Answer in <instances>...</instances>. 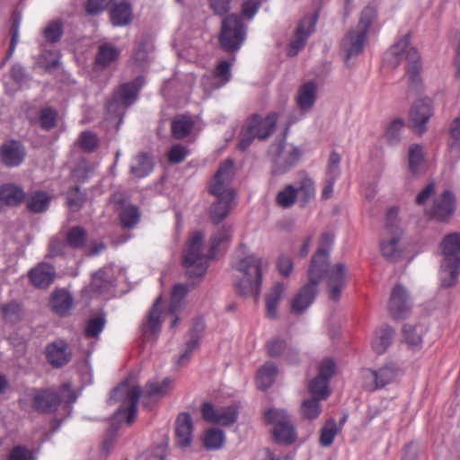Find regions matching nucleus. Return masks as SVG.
Masks as SVG:
<instances>
[{
    "instance_id": "1",
    "label": "nucleus",
    "mask_w": 460,
    "mask_h": 460,
    "mask_svg": "<svg viewBox=\"0 0 460 460\" xmlns=\"http://www.w3.org/2000/svg\"><path fill=\"white\" fill-rule=\"evenodd\" d=\"M231 239V227L223 226L210 239L209 249L204 252V234L195 231L189 236L182 253V265L186 270L188 280L192 286L200 281L207 272L208 261L214 259L221 247H225Z\"/></svg>"
},
{
    "instance_id": "2",
    "label": "nucleus",
    "mask_w": 460,
    "mask_h": 460,
    "mask_svg": "<svg viewBox=\"0 0 460 460\" xmlns=\"http://www.w3.org/2000/svg\"><path fill=\"white\" fill-rule=\"evenodd\" d=\"M246 246L241 244L237 255L232 261L233 269L238 272L234 281L236 293L243 296H250L257 299L261 288L262 274L268 264L262 257L251 253L244 255Z\"/></svg>"
},
{
    "instance_id": "3",
    "label": "nucleus",
    "mask_w": 460,
    "mask_h": 460,
    "mask_svg": "<svg viewBox=\"0 0 460 460\" xmlns=\"http://www.w3.org/2000/svg\"><path fill=\"white\" fill-rule=\"evenodd\" d=\"M234 175V162L228 159L219 165L208 184L209 193L216 198L209 210L214 224L222 222L234 208L235 192L231 186Z\"/></svg>"
},
{
    "instance_id": "4",
    "label": "nucleus",
    "mask_w": 460,
    "mask_h": 460,
    "mask_svg": "<svg viewBox=\"0 0 460 460\" xmlns=\"http://www.w3.org/2000/svg\"><path fill=\"white\" fill-rule=\"evenodd\" d=\"M404 58L409 63L406 71L409 80V92L414 91L418 93L421 88L420 76L421 70L420 56L415 48L410 47V34H405L385 54V61L393 67L399 66Z\"/></svg>"
},
{
    "instance_id": "5",
    "label": "nucleus",
    "mask_w": 460,
    "mask_h": 460,
    "mask_svg": "<svg viewBox=\"0 0 460 460\" xmlns=\"http://www.w3.org/2000/svg\"><path fill=\"white\" fill-rule=\"evenodd\" d=\"M61 396L53 388H32L27 396L30 398L31 408L39 413L49 414L58 411L62 401L67 405L75 402L77 396L69 383L60 386Z\"/></svg>"
},
{
    "instance_id": "6",
    "label": "nucleus",
    "mask_w": 460,
    "mask_h": 460,
    "mask_svg": "<svg viewBox=\"0 0 460 460\" xmlns=\"http://www.w3.org/2000/svg\"><path fill=\"white\" fill-rule=\"evenodd\" d=\"M247 36V26L243 22L242 16L236 13L226 15L220 26L218 43L225 52H237Z\"/></svg>"
},
{
    "instance_id": "7",
    "label": "nucleus",
    "mask_w": 460,
    "mask_h": 460,
    "mask_svg": "<svg viewBox=\"0 0 460 460\" xmlns=\"http://www.w3.org/2000/svg\"><path fill=\"white\" fill-rule=\"evenodd\" d=\"M277 121L278 114L274 112L264 118L258 114L252 115L241 130L238 148L244 151L255 138L261 140L268 138L274 131Z\"/></svg>"
},
{
    "instance_id": "8",
    "label": "nucleus",
    "mask_w": 460,
    "mask_h": 460,
    "mask_svg": "<svg viewBox=\"0 0 460 460\" xmlns=\"http://www.w3.org/2000/svg\"><path fill=\"white\" fill-rule=\"evenodd\" d=\"M319 16L320 9L316 8L305 13L297 22L293 38L289 40V57H296L305 48L309 38L315 32Z\"/></svg>"
},
{
    "instance_id": "9",
    "label": "nucleus",
    "mask_w": 460,
    "mask_h": 460,
    "mask_svg": "<svg viewBox=\"0 0 460 460\" xmlns=\"http://www.w3.org/2000/svg\"><path fill=\"white\" fill-rule=\"evenodd\" d=\"M398 209L390 208L386 213L385 230L390 235L388 240L383 239L380 243L381 252L384 257L389 261H398L401 257V251L398 243L401 239L402 231L398 226Z\"/></svg>"
},
{
    "instance_id": "10",
    "label": "nucleus",
    "mask_w": 460,
    "mask_h": 460,
    "mask_svg": "<svg viewBox=\"0 0 460 460\" xmlns=\"http://www.w3.org/2000/svg\"><path fill=\"white\" fill-rule=\"evenodd\" d=\"M141 394L142 391L139 386H134L128 389L126 384H121L114 388L111 392V399L120 394L126 395L121 406L115 413V418L119 420L125 416L127 423L130 425L137 417V403Z\"/></svg>"
},
{
    "instance_id": "11",
    "label": "nucleus",
    "mask_w": 460,
    "mask_h": 460,
    "mask_svg": "<svg viewBox=\"0 0 460 460\" xmlns=\"http://www.w3.org/2000/svg\"><path fill=\"white\" fill-rule=\"evenodd\" d=\"M336 365L331 358L323 359L318 367V373L309 383L311 397L326 400L331 395L330 381L334 376Z\"/></svg>"
},
{
    "instance_id": "12",
    "label": "nucleus",
    "mask_w": 460,
    "mask_h": 460,
    "mask_svg": "<svg viewBox=\"0 0 460 460\" xmlns=\"http://www.w3.org/2000/svg\"><path fill=\"white\" fill-rule=\"evenodd\" d=\"M315 197L314 181L306 172L299 171L293 183L289 184V208L295 203L305 207Z\"/></svg>"
},
{
    "instance_id": "13",
    "label": "nucleus",
    "mask_w": 460,
    "mask_h": 460,
    "mask_svg": "<svg viewBox=\"0 0 460 460\" xmlns=\"http://www.w3.org/2000/svg\"><path fill=\"white\" fill-rule=\"evenodd\" d=\"M200 412L206 422L223 427L232 426L239 416V409L235 404L216 408L211 402H204L200 407Z\"/></svg>"
},
{
    "instance_id": "14",
    "label": "nucleus",
    "mask_w": 460,
    "mask_h": 460,
    "mask_svg": "<svg viewBox=\"0 0 460 460\" xmlns=\"http://www.w3.org/2000/svg\"><path fill=\"white\" fill-rule=\"evenodd\" d=\"M412 299L406 288L397 283L391 291L387 307L391 317L394 320L407 318L412 308Z\"/></svg>"
},
{
    "instance_id": "15",
    "label": "nucleus",
    "mask_w": 460,
    "mask_h": 460,
    "mask_svg": "<svg viewBox=\"0 0 460 460\" xmlns=\"http://www.w3.org/2000/svg\"><path fill=\"white\" fill-rule=\"evenodd\" d=\"M433 115L431 101L421 98L415 101L409 112V123L411 129L419 136L427 131V124Z\"/></svg>"
},
{
    "instance_id": "16",
    "label": "nucleus",
    "mask_w": 460,
    "mask_h": 460,
    "mask_svg": "<svg viewBox=\"0 0 460 460\" xmlns=\"http://www.w3.org/2000/svg\"><path fill=\"white\" fill-rule=\"evenodd\" d=\"M348 267L342 262L335 263L326 275L327 291L329 298L332 301L340 300L347 286Z\"/></svg>"
},
{
    "instance_id": "17",
    "label": "nucleus",
    "mask_w": 460,
    "mask_h": 460,
    "mask_svg": "<svg viewBox=\"0 0 460 460\" xmlns=\"http://www.w3.org/2000/svg\"><path fill=\"white\" fill-rule=\"evenodd\" d=\"M316 97L317 84L315 82L308 81L300 85L296 98L300 115L294 117L289 114V126L298 121L305 113L313 109Z\"/></svg>"
},
{
    "instance_id": "18",
    "label": "nucleus",
    "mask_w": 460,
    "mask_h": 460,
    "mask_svg": "<svg viewBox=\"0 0 460 460\" xmlns=\"http://www.w3.org/2000/svg\"><path fill=\"white\" fill-rule=\"evenodd\" d=\"M265 420L272 426V436L276 443L288 444V414L285 410L270 409L265 414Z\"/></svg>"
},
{
    "instance_id": "19",
    "label": "nucleus",
    "mask_w": 460,
    "mask_h": 460,
    "mask_svg": "<svg viewBox=\"0 0 460 460\" xmlns=\"http://www.w3.org/2000/svg\"><path fill=\"white\" fill-rule=\"evenodd\" d=\"M318 294V287L307 282L295 294L291 302L289 313L296 315L303 314L314 303Z\"/></svg>"
},
{
    "instance_id": "20",
    "label": "nucleus",
    "mask_w": 460,
    "mask_h": 460,
    "mask_svg": "<svg viewBox=\"0 0 460 460\" xmlns=\"http://www.w3.org/2000/svg\"><path fill=\"white\" fill-rule=\"evenodd\" d=\"M331 268L329 253L323 252V250H317L312 256L307 270L308 282L318 287Z\"/></svg>"
},
{
    "instance_id": "21",
    "label": "nucleus",
    "mask_w": 460,
    "mask_h": 460,
    "mask_svg": "<svg viewBox=\"0 0 460 460\" xmlns=\"http://www.w3.org/2000/svg\"><path fill=\"white\" fill-rule=\"evenodd\" d=\"M455 210L456 196L451 190H446L434 200L429 214L438 221H446L454 214Z\"/></svg>"
},
{
    "instance_id": "22",
    "label": "nucleus",
    "mask_w": 460,
    "mask_h": 460,
    "mask_svg": "<svg viewBox=\"0 0 460 460\" xmlns=\"http://www.w3.org/2000/svg\"><path fill=\"white\" fill-rule=\"evenodd\" d=\"M47 361L55 368H59L69 363L72 358V351L68 344L58 340L51 342L46 347Z\"/></svg>"
},
{
    "instance_id": "23",
    "label": "nucleus",
    "mask_w": 460,
    "mask_h": 460,
    "mask_svg": "<svg viewBox=\"0 0 460 460\" xmlns=\"http://www.w3.org/2000/svg\"><path fill=\"white\" fill-rule=\"evenodd\" d=\"M367 34L355 28L350 29L342 40V49L346 52L345 64L349 66V60L358 56L364 49Z\"/></svg>"
},
{
    "instance_id": "24",
    "label": "nucleus",
    "mask_w": 460,
    "mask_h": 460,
    "mask_svg": "<svg viewBox=\"0 0 460 460\" xmlns=\"http://www.w3.org/2000/svg\"><path fill=\"white\" fill-rule=\"evenodd\" d=\"M26 155L25 148L21 142L9 140L4 143L0 148V156L4 165L16 167L20 165Z\"/></svg>"
},
{
    "instance_id": "25",
    "label": "nucleus",
    "mask_w": 460,
    "mask_h": 460,
    "mask_svg": "<svg viewBox=\"0 0 460 460\" xmlns=\"http://www.w3.org/2000/svg\"><path fill=\"white\" fill-rule=\"evenodd\" d=\"M31 284L38 288H47L56 278L55 268L47 262H40L29 271Z\"/></svg>"
},
{
    "instance_id": "26",
    "label": "nucleus",
    "mask_w": 460,
    "mask_h": 460,
    "mask_svg": "<svg viewBox=\"0 0 460 460\" xmlns=\"http://www.w3.org/2000/svg\"><path fill=\"white\" fill-rule=\"evenodd\" d=\"M205 330V322L201 318H197L192 323L191 328L188 332V340L186 341L185 349L180 356L178 363L180 365L185 364L196 350L199 346L201 334Z\"/></svg>"
},
{
    "instance_id": "27",
    "label": "nucleus",
    "mask_w": 460,
    "mask_h": 460,
    "mask_svg": "<svg viewBox=\"0 0 460 460\" xmlns=\"http://www.w3.org/2000/svg\"><path fill=\"white\" fill-rule=\"evenodd\" d=\"M193 423L190 413L179 414L175 423L176 443L180 447H189L192 440Z\"/></svg>"
},
{
    "instance_id": "28",
    "label": "nucleus",
    "mask_w": 460,
    "mask_h": 460,
    "mask_svg": "<svg viewBox=\"0 0 460 460\" xmlns=\"http://www.w3.org/2000/svg\"><path fill=\"white\" fill-rule=\"evenodd\" d=\"M188 292L189 289L184 284H177L172 290L171 301L167 311V314L172 316L171 323L172 329L175 328L180 321L178 314L184 305L185 297Z\"/></svg>"
},
{
    "instance_id": "29",
    "label": "nucleus",
    "mask_w": 460,
    "mask_h": 460,
    "mask_svg": "<svg viewBox=\"0 0 460 460\" xmlns=\"http://www.w3.org/2000/svg\"><path fill=\"white\" fill-rule=\"evenodd\" d=\"M111 286L110 270L101 269L96 271L93 277L90 285L85 288L84 293L90 296L102 295L107 293Z\"/></svg>"
},
{
    "instance_id": "30",
    "label": "nucleus",
    "mask_w": 460,
    "mask_h": 460,
    "mask_svg": "<svg viewBox=\"0 0 460 460\" xmlns=\"http://www.w3.org/2000/svg\"><path fill=\"white\" fill-rule=\"evenodd\" d=\"M367 372L370 375V378L373 381V387L371 390H377L385 387L388 384L392 383L395 378L398 368L393 364H386L377 370L368 369Z\"/></svg>"
},
{
    "instance_id": "31",
    "label": "nucleus",
    "mask_w": 460,
    "mask_h": 460,
    "mask_svg": "<svg viewBox=\"0 0 460 460\" xmlns=\"http://www.w3.org/2000/svg\"><path fill=\"white\" fill-rule=\"evenodd\" d=\"M144 77L138 76L130 83L122 84L115 93V98L128 107L136 100L139 90L144 85Z\"/></svg>"
},
{
    "instance_id": "32",
    "label": "nucleus",
    "mask_w": 460,
    "mask_h": 460,
    "mask_svg": "<svg viewBox=\"0 0 460 460\" xmlns=\"http://www.w3.org/2000/svg\"><path fill=\"white\" fill-rule=\"evenodd\" d=\"M443 261L460 263V234L452 233L446 235L441 243Z\"/></svg>"
},
{
    "instance_id": "33",
    "label": "nucleus",
    "mask_w": 460,
    "mask_h": 460,
    "mask_svg": "<svg viewBox=\"0 0 460 460\" xmlns=\"http://www.w3.org/2000/svg\"><path fill=\"white\" fill-rule=\"evenodd\" d=\"M73 297L65 289L55 290L49 301L51 310L60 316L68 314L73 306Z\"/></svg>"
},
{
    "instance_id": "34",
    "label": "nucleus",
    "mask_w": 460,
    "mask_h": 460,
    "mask_svg": "<svg viewBox=\"0 0 460 460\" xmlns=\"http://www.w3.org/2000/svg\"><path fill=\"white\" fill-rule=\"evenodd\" d=\"M195 121L192 117L186 114L176 115L171 122V133L173 138L181 140L192 131Z\"/></svg>"
},
{
    "instance_id": "35",
    "label": "nucleus",
    "mask_w": 460,
    "mask_h": 460,
    "mask_svg": "<svg viewBox=\"0 0 460 460\" xmlns=\"http://www.w3.org/2000/svg\"><path fill=\"white\" fill-rule=\"evenodd\" d=\"M279 374L277 366L272 362H266L257 371L255 383L261 391L268 390L275 382Z\"/></svg>"
},
{
    "instance_id": "36",
    "label": "nucleus",
    "mask_w": 460,
    "mask_h": 460,
    "mask_svg": "<svg viewBox=\"0 0 460 460\" xmlns=\"http://www.w3.org/2000/svg\"><path fill=\"white\" fill-rule=\"evenodd\" d=\"M111 22L114 26H125L133 19L132 6L128 1L115 4L110 11Z\"/></svg>"
},
{
    "instance_id": "37",
    "label": "nucleus",
    "mask_w": 460,
    "mask_h": 460,
    "mask_svg": "<svg viewBox=\"0 0 460 460\" xmlns=\"http://www.w3.org/2000/svg\"><path fill=\"white\" fill-rule=\"evenodd\" d=\"M154 169L152 156L146 152L139 153L132 159L129 172L137 178L146 177Z\"/></svg>"
},
{
    "instance_id": "38",
    "label": "nucleus",
    "mask_w": 460,
    "mask_h": 460,
    "mask_svg": "<svg viewBox=\"0 0 460 460\" xmlns=\"http://www.w3.org/2000/svg\"><path fill=\"white\" fill-rule=\"evenodd\" d=\"M163 298L162 296H158L151 308L149 314L147 316L146 322L143 323V332L145 334H157L160 332L162 325V312H161V304Z\"/></svg>"
},
{
    "instance_id": "39",
    "label": "nucleus",
    "mask_w": 460,
    "mask_h": 460,
    "mask_svg": "<svg viewBox=\"0 0 460 460\" xmlns=\"http://www.w3.org/2000/svg\"><path fill=\"white\" fill-rule=\"evenodd\" d=\"M394 331L389 325H382L376 332L372 348L376 354H383L393 341Z\"/></svg>"
},
{
    "instance_id": "40",
    "label": "nucleus",
    "mask_w": 460,
    "mask_h": 460,
    "mask_svg": "<svg viewBox=\"0 0 460 460\" xmlns=\"http://www.w3.org/2000/svg\"><path fill=\"white\" fill-rule=\"evenodd\" d=\"M25 198L22 188L7 183L0 188V200L8 206H18Z\"/></svg>"
},
{
    "instance_id": "41",
    "label": "nucleus",
    "mask_w": 460,
    "mask_h": 460,
    "mask_svg": "<svg viewBox=\"0 0 460 460\" xmlns=\"http://www.w3.org/2000/svg\"><path fill=\"white\" fill-rule=\"evenodd\" d=\"M460 263L443 261L440 265V285L444 288H450L457 283Z\"/></svg>"
},
{
    "instance_id": "42",
    "label": "nucleus",
    "mask_w": 460,
    "mask_h": 460,
    "mask_svg": "<svg viewBox=\"0 0 460 460\" xmlns=\"http://www.w3.org/2000/svg\"><path fill=\"white\" fill-rule=\"evenodd\" d=\"M226 443L225 432L217 428L207 429L202 437V445L207 450H218Z\"/></svg>"
},
{
    "instance_id": "43",
    "label": "nucleus",
    "mask_w": 460,
    "mask_h": 460,
    "mask_svg": "<svg viewBox=\"0 0 460 460\" xmlns=\"http://www.w3.org/2000/svg\"><path fill=\"white\" fill-rule=\"evenodd\" d=\"M0 311L3 319L12 323L22 321L24 315L22 305L16 300L2 304Z\"/></svg>"
},
{
    "instance_id": "44",
    "label": "nucleus",
    "mask_w": 460,
    "mask_h": 460,
    "mask_svg": "<svg viewBox=\"0 0 460 460\" xmlns=\"http://www.w3.org/2000/svg\"><path fill=\"white\" fill-rule=\"evenodd\" d=\"M120 54V50L111 43L102 44L95 58L97 65L106 67L116 61Z\"/></svg>"
},
{
    "instance_id": "45",
    "label": "nucleus",
    "mask_w": 460,
    "mask_h": 460,
    "mask_svg": "<svg viewBox=\"0 0 460 460\" xmlns=\"http://www.w3.org/2000/svg\"><path fill=\"white\" fill-rule=\"evenodd\" d=\"M173 388V382L171 378H164L161 382L149 381L146 383L144 390L145 395L151 396H164L168 394Z\"/></svg>"
},
{
    "instance_id": "46",
    "label": "nucleus",
    "mask_w": 460,
    "mask_h": 460,
    "mask_svg": "<svg viewBox=\"0 0 460 460\" xmlns=\"http://www.w3.org/2000/svg\"><path fill=\"white\" fill-rule=\"evenodd\" d=\"M119 218L124 228L131 229L139 222L140 211L137 206L128 205L121 208Z\"/></svg>"
},
{
    "instance_id": "47",
    "label": "nucleus",
    "mask_w": 460,
    "mask_h": 460,
    "mask_svg": "<svg viewBox=\"0 0 460 460\" xmlns=\"http://www.w3.org/2000/svg\"><path fill=\"white\" fill-rule=\"evenodd\" d=\"M50 197L45 191H35L27 199V208L33 213H40L49 206Z\"/></svg>"
},
{
    "instance_id": "48",
    "label": "nucleus",
    "mask_w": 460,
    "mask_h": 460,
    "mask_svg": "<svg viewBox=\"0 0 460 460\" xmlns=\"http://www.w3.org/2000/svg\"><path fill=\"white\" fill-rule=\"evenodd\" d=\"M233 63L227 60H220L214 71L213 77L217 81L214 84V88L217 89L226 84L231 79V69Z\"/></svg>"
},
{
    "instance_id": "49",
    "label": "nucleus",
    "mask_w": 460,
    "mask_h": 460,
    "mask_svg": "<svg viewBox=\"0 0 460 460\" xmlns=\"http://www.w3.org/2000/svg\"><path fill=\"white\" fill-rule=\"evenodd\" d=\"M66 242L73 249H82L86 244L87 233L82 226H73L66 233Z\"/></svg>"
},
{
    "instance_id": "50",
    "label": "nucleus",
    "mask_w": 460,
    "mask_h": 460,
    "mask_svg": "<svg viewBox=\"0 0 460 460\" xmlns=\"http://www.w3.org/2000/svg\"><path fill=\"white\" fill-rule=\"evenodd\" d=\"M284 291L283 284L274 285L270 293L266 296V309L268 317L274 319L277 316V308Z\"/></svg>"
},
{
    "instance_id": "51",
    "label": "nucleus",
    "mask_w": 460,
    "mask_h": 460,
    "mask_svg": "<svg viewBox=\"0 0 460 460\" xmlns=\"http://www.w3.org/2000/svg\"><path fill=\"white\" fill-rule=\"evenodd\" d=\"M424 332L425 327L422 324L406 323L402 328L403 338L410 346H418L421 342Z\"/></svg>"
},
{
    "instance_id": "52",
    "label": "nucleus",
    "mask_w": 460,
    "mask_h": 460,
    "mask_svg": "<svg viewBox=\"0 0 460 460\" xmlns=\"http://www.w3.org/2000/svg\"><path fill=\"white\" fill-rule=\"evenodd\" d=\"M322 399H318L316 397L305 399L300 408L302 416L307 420H314L318 418L322 411Z\"/></svg>"
},
{
    "instance_id": "53",
    "label": "nucleus",
    "mask_w": 460,
    "mask_h": 460,
    "mask_svg": "<svg viewBox=\"0 0 460 460\" xmlns=\"http://www.w3.org/2000/svg\"><path fill=\"white\" fill-rule=\"evenodd\" d=\"M424 160L423 148L420 145L415 144L410 146L408 153V167L412 174L420 172V167Z\"/></svg>"
},
{
    "instance_id": "54",
    "label": "nucleus",
    "mask_w": 460,
    "mask_h": 460,
    "mask_svg": "<svg viewBox=\"0 0 460 460\" xmlns=\"http://www.w3.org/2000/svg\"><path fill=\"white\" fill-rule=\"evenodd\" d=\"M403 128L404 121L402 119H395L389 124L385 134L388 145L396 146L400 143Z\"/></svg>"
},
{
    "instance_id": "55",
    "label": "nucleus",
    "mask_w": 460,
    "mask_h": 460,
    "mask_svg": "<svg viewBox=\"0 0 460 460\" xmlns=\"http://www.w3.org/2000/svg\"><path fill=\"white\" fill-rule=\"evenodd\" d=\"M106 324V319L103 315H98L90 318L84 327V336L86 338H97L103 331Z\"/></svg>"
},
{
    "instance_id": "56",
    "label": "nucleus",
    "mask_w": 460,
    "mask_h": 460,
    "mask_svg": "<svg viewBox=\"0 0 460 460\" xmlns=\"http://www.w3.org/2000/svg\"><path fill=\"white\" fill-rule=\"evenodd\" d=\"M11 22H12V24L10 27L11 42H10V46H9V49H8V53H7L8 58L12 57V55L13 54V52L15 50L16 45L19 41V30H20L21 22H22V15L20 14L19 12L14 11L12 13Z\"/></svg>"
},
{
    "instance_id": "57",
    "label": "nucleus",
    "mask_w": 460,
    "mask_h": 460,
    "mask_svg": "<svg viewBox=\"0 0 460 460\" xmlns=\"http://www.w3.org/2000/svg\"><path fill=\"white\" fill-rule=\"evenodd\" d=\"M376 9L373 5H367L360 13L359 22L355 29L367 34L370 26L376 18Z\"/></svg>"
},
{
    "instance_id": "58",
    "label": "nucleus",
    "mask_w": 460,
    "mask_h": 460,
    "mask_svg": "<svg viewBox=\"0 0 460 460\" xmlns=\"http://www.w3.org/2000/svg\"><path fill=\"white\" fill-rule=\"evenodd\" d=\"M78 146L84 153H93L99 146V138L92 131H84L79 136Z\"/></svg>"
},
{
    "instance_id": "59",
    "label": "nucleus",
    "mask_w": 460,
    "mask_h": 460,
    "mask_svg": "<svg viewBox=\"0 0 460 460\" xmlns=\"http://www.w3.org/2000/svg\"><path fill=\"white\" fill-rule=\"evenodd\" d=\"M39 120L43 129L49 130L57 125L58 111L52 107H44L40 111Z\"/></svg>"
},
{
    "instance_id": "60",
    "label": "nucleus",
    "mask_w": 460,
    "mask_h": 460,
    "mask_svg": "<svg viewBox=\"0 0 460 460\" xmlns=\"http://www.w3.org/2000/svg\"><path fill=\"white\" fill-rule=\"evenodd\" d=\"M337 434V423L334 419L326 421L321 429L320 444L323 447H329L332 444Z\"/></svg>"
},
{
    "instance_id": "61",
    "label": "nucleus",
    "mask_w": 460,
    "mask_h": 460,
    "mask_svg": "<svg viewBox=\"0 0 460 460\" xmlns=\"http://www.w3.org/2000/svg\"><path fill=\"white\" fill-rule=\"evenodd\" d=\"M44 37L50 43L58 42L63 35V24L60 21H53L45 28Z\"/></svg>"
},
{
    "instance_id": "62",
    "label": "nucleus",
    "mask_w": 460,
    "mask_h": 460,
    "mask_svg": "<svg viewBox=\"0 0 460 460\" xmlns=\"http://www.w3.org/2000/svg\"><path fill=\"white\" fill-rule=\"evenodd\" d=\"M190 151L187 146L181 144L173 145L167 153V159L170 164H177L181 163L189 155Z\"/></svg>"
},
{
    "instance_id": "63",
    "label": "nucleus",
    "mask_w": 460,
    "mask_h": 460,
    "mask_svg": "<svg viewBox=\"0 0 460 460\" xmlns=\"http://www.w3.org/2000/svg\"><path fill=\"white\" fill-rule=\"evenodd\" d=\"M341 155L336 151H332L328 159L326 178L337 180L341 174Z\"/></svg>"
},
{
    "instance_id": "64",
    "label": "nucleus",
    "mask_w": 460,
    "mask_h": 460,
    "mask_svg": "<svg viewBox=\"0 0 460 460\" xmlns=\"http://www.w3.org/2000/svg\"><path fill=\"white\" fill-rule=\"evenodd\" d=\"M8 460H35L32 452L24 446H15L11 450Z\"/></svg>"
}]
</instances>
